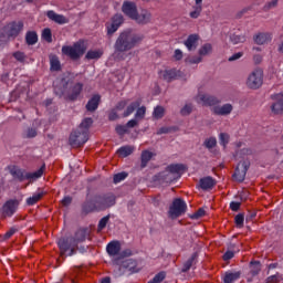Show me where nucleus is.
I'll use <instances>...</instances> for the list:
<instances>
[{
	"mask_svg": "<svg viewBox=\"0 0 283 283\" xmlns=\"http://www.w3.org/2000/svg\"><path fill=\"white\" fill-rule=\"evenodd\" d=\"M144 35L135 32L133 29H125L119 32L117 39L114 43V53L119 56V54H125V52H129L140 45Z\"/></svg>",
	"mask_w": 283,
	"mask_h": 283,
	"instance_id": "f257e3e1",
	"label": "nucleus"
},
{
	"mask_svg": "<svg viewBox=\"0 0 283 283\" xmlns=\"http://www.w3.org/2000/svg\"><path fill=\"white\" fill-rule=\"evenodd\" d=\"M122 12L140 25L148 24L151 20V13L146 9H143L139 13L137 4L134 1H124Z\"/></svg>",
	"mask_w": 283,
	"mask_h": 283,
	"instance_id": "f03ea898",
	"label": "nucleus"
},
{
	"mask_svg": "<svg viewBox=\"0 0 283 283\" xmlns=\"http://www.w3.org/2000/svg\"><path fill=\"white\" fill-rule=\"evenodd\" d=\"M87 237V229L86 228H80L73 237L69 238H61L57 241V245L60 248V251L62 254H65L67 250L72 247H78V244L83 243L86 240Z\"/></svg>",
	"mask_w": 283,
	"mask_h": 283,
	"instance_id": "7ed1b4c3",
	"label": "nucleus"
},
{
	"mask_svg": "<svg viewBox=\"0 0 283 283\" xmlns=\"http://www.w3.org/2000/svg\"><path fill=\"white\" fill-rule=\"evenodd\" d=\"M62 85L63 88L61 92L55 88V94L57 96H65L67 101H78V96H81V92H83V83L77 82L70 88H67V85H70V80L67 78H62Z\"/></svg>",
	"mask_w": 283,
	"mask_h": 283,
	"instance_id": "20e7f679",
	"label": "nucleus"
},
{
	"mask_svg": "<svg viewBox=\"0 0 283 283\" xmlns=\"http://www.w3.org/2000/svg\"><path fill=\"white\" fill-rule=\"evenodd\" d=\"M87 48L83 40L75 42L73 45L62 46V54L70 56L72 61H78L85 54Z\"/></svg>",
	"mask_w": 283,
	"mask_h": 283,
	"instance_id": "39448f33",
	"label": "nucleus"
},
{
	"mask_svg": "<svg viewBox=\"0 0 283 283\" xmlns=\"http://www.w3.org/2000/svg\"><path fill=\"white\" fill-rule=\"evenodd\" d=\"M94 198L98 212L105 211L116 205V197L111 192L95 195Z\"/></svg>",
	"mask_w": 283,
	"mask_h": 283,
	"instance_id": "423d86ee",
	"label": "nucleus"
},
{
	"mask_svg": "<svg viewBox=\"0 0 283 283\" xmlns=\"http://www.w3.org/2000/svg\"><path fill=\"white\" fill-rule=\"evenodd\" d=\"M88 142V133L77 128L70 135L69 143L72 147L81 148Z\"/></svg>",
	"mask_w": 283,
	"mask_h": 283,
	"instance_id": "0eeeda50",
	"label": "nucleus"
},
{
	"mask_svg": "<svg viewBox=\"0 0 283 283\" xmlns=\"http://www.w3.org/2000/svg\"><path fill=\"white\" fill-rule=\"evenodd\" d=\"M8 170L9 174L12 176L13 180H18L19 182L36 178V171L25 172V170L21 169L19 166L11 165L8 167Z\"/></svg>",
	"mask_w": 283,
	"mask_h": 283,
	"instance_id": "6e6552de",
	"label": "nucleus"
},
{
	"mask_svg": "<svg viewBox=\"0 0 283 283\" xmlns=\"http://www.w3.org/2000/svg\"><path fill=\"white\" fill-rule=\"evenodd\" d=\"M23 21H11L3 27L2 32L7 39H17L23 31Z\"/></svg>",
	"mask_w": 283,
	"mask_h": 283,
	"instance_id": "1a4fd4ad",
	"label": "nucleus"
},
{
	"mask_svg": "<svg viewBox=\"0 0 283 283\" xmlns=\"http://www.w3.org/2000/svg\"><path fill=\"white\" fill-rule=\"evenodd\" d=\"M187 205L181 198H176L169 207L168 214L171 219H177L186 213Z\"/></svg>",
	"mask_w": 283,
	"mask_h": 283,
	"instance_id": "9d476101",
	"label": "nucleus"
},
{
	"mask_svg": "<svg viewBox=\"0 0 283 283\" xmlns=\"http://www.w3.org/2000/svg\"><path fill=\"white\" fill-rule=\"evenodd\" d=\"M125 22V19L123 14L116 13L111 18V22L105 23V30L107 36H113L115 32L122 27V24Z\"/></svg>",
	"mask_w": 283,
	"mask_h": 283,
	"instance_id": "9b49d317",
	"label": "nucleus"
},
{
	"mask_svg": "<svg viewBox=\"0 0 283 283\" xmlns=\"http://www.w3.org/2000/svg\"><path fill=\"white\" fill-rule=\"evenodd\" d=\"M247 85L250 90H259L263 85V71L261 69L254 70L248 77Z\"/></svg>",
	"mask_w": 283,
	"mask_h": 283,
	"instance_id": "f8f14e48",
	"label": "nucleus"
},
{
	"mask_svg": "<svg viewBox=\"0 0 283 283\" xmlns=\"http://www.w3.org/2000/svg\"><path fill=\"white\" fill-rule=\"evenodd\" d=\"M19 209V200L17 199H10L4 202V205L1 208V213L3 218H12L17 213V210Z\"/></svg>",
	"mask_w": 283,
	"mask_h": 283,
	"instance_id": "ddd939ff",
	"label": "nucleus"
},
{
	"mask_svg": "<svg viewBox=\"0 0 283 283\" xmlns=\"http://www.w3.org/2000/svg\"><path fill=\"white\" fill-rule=\"evenodd\" d=\"M250 169V161H240L235 168L233 178L238 182H243L247 176L248 170Z\"/></svg>",
	"mask_w": 283,
	"mask_h": 283,
	"instance_id": "4468645a",
	"label": "nucleus"
},
{
	"mask_svg": "<svg viewBox=\"0 0 283 283\" xmlns=\"http://www.w3.org/2000/svg\"><path fill=\"white\" fill-rule=\"evenodd\" d=\"M198 102L202 103L206 107H216V105L221 103L219 98L208 94H200L198 96Z\"/></svg>",
	"mask_w": 283,
	"mask_h": 283,
	"instance_id": "2eb2a0df",
	"label": "nucleus"
},
{
	"mask_svg": "<svg viewBox=\"0 0 283 283\" xmlns=\"http://www.w3.org/2000/svg\"><path fill=\"white\" fill-rule=\"evenodd\" d=\"M106 252L109 258L119 256L120 254V242L118 240H113L107 243Z\"/></svg>",
	"mask_w": 283,
	"mask_h": 283,
	"instance_id": "dca6fc26",
	"label": "nucleus"
},
{
	"mask_svg": "<svg viewBox=\"0 0 283 283\" xmlns=\"http://www.w3.org/2000/svg\"><path fill=\"white\" fill-rule=\"evenodd\" d=\"M273 99L275 101L271 105V112L275 115H280L283 113V94H276L273 96Z\"/></svg>",
	"mask_w": 283,
	"mask_h": 283,
	"instance_id": "f3484780",
	"label": "nucleus"
},
{
	"mask_svg": "<svg viewBox=\"0 0 283 283\" xmlns=\"http://www.w3.org/2000/svg\"><path fill=\"white\" fill-rule=\"evenodd\" d=\"M120 268L123 270L128 271L130 274H135L139 272V268L137 266V261L135 259H126L122 262Z\"/></svg>",
	"mask_w": 283,
	"mask_h": 283,
	"instance_id": "a211bd4d",
	"label": "nucleus"
},
{
	"mask_svg": "<svg viewBox=\"0 0 283 283\" xmlns=\"http://www.w3.org/2000/svg\"><path fill=\"white\" fill-rule=\"evenodd\" d=\"M217 181L211 176H207L200 179L199 186L202 191L212 190L216 186Z\"/></svg>",
	"mask_w": 283,
	"mask_h": 283,
	"instance_id": "6ab92c4d",
	"label": "nucleus"
},
{
	"mask_svg": "<svg viewBox=\"0 0 283 283\" xmlns=\"http://www.w3.org/2000/svg\"><path fill=\"white\" fill-rule=\"evenodd\" d=\"M233 109V106L231 104H224L222 106H214L212 108L213 114L216 116H229Z\"/></svg>",
	"mask_w": 283,
	"mask_h": 283,
	"instance_id": "aec40b11",
	"label": "nucleus"
},
{
	"mask_svg": "<svg viewBox=\"0 0 283 283\" xmlns=\"http://www.w3.org/2000/svg\"><path fill=\"white\" fill-rule=\"evenodd\" d=\"M82 212L88 214L92 212H98L95 197L92 200H86L82 206Z\"/></svg>",
	"mask_w": 283,
	"mask_h": 283,
	"instance_id": "412c9836",
	"label": "nucleus"
},
{
	"mask_svg": "<svg viewBox=\"0 0 283 283\" xmlns=\"http://www.w3.org/2000/svg\"><path fill=\"white\" fill-rule=\"evenodd\" d=\"M240 277H241L240 271H234V272L227 271L222 275V282L223 283H235L237 281H239Z\"/></svg>",
	"mask_w": 283,
	"mask_h": 283,
	"instance_id": "4be33fe9",
	"label": "nucleus"
},
{
	"mask_svg": "<svg viewBox=\"0 0 283 283\" xmlns=\"http://www.w3.org/2000/svg\"><path fill=\"white\" fill-rule=\"evenodd\" d=\"M46 15L52 21L56 22L57 24H66L70 22V19L65 18L63 14H59L54 12V10H50L46 12Z\"/></svg>",
	"mask_w": 283,
	"mask_h": 283,
	"instance_id": "5701e85b",
	"label": "nucleus"
},
{
	"mask_svg": "<svg viewBox=\"0 0 283 283\" xmlns=\"http://www.w3.org/2000/svg\"><path fill=\"white\" fill-rule=\"evenodd\" d=\"M199 35L198 34H190L187 40L185 41V45L188 52H193L198 48Z\"/></svg>",
	"mask_w": 283,
	"mask_h": 283,
	"instance_id": "b1692460",
	"label": "nucleus"
},
{
	"mask_svg": "<svg viewBox=\"0 0 283 283\" xmlns=\"http://www.w3.org/2000/svg\"><path fill=\"white\" fill-rule=\"evenodd\" d=\"M197 260H198V253L193 252L192 255L186 262H184L181 273H188L190 271V269L193 265H196Z\"/></svg>",
	"mask_w": 283,
	"mask_h": 283,
	"instance_id": "393cba45",
	"label": "nucleus"
},
{
	"mask_svg": "<svg viewBox=\"0 0 283 283\" xmlns=\"http://www.w3.org/2000/svg\"><path fill=\"white\" fill-rule=\"evenodd\" d=\"M50 71L51 72H61L63 66L61 65V60L56 55H50Z\"/></svg>",
	"mask_w": 283,
	"mask_h": 283,
	"instance_id": "a878e982",
	"label": "nucleus"
},
{
	"mask_svg": "<svg viewBox=\"0 0 283 283\" xmlns=\"http://www.w3.org/2000/svg\"><path fill=\"white\" fill-rule=\"evenodd\" d=\"M101 96L99 95H93L92 98L88 99L86 104L87 112H95L99 105Z\"/></svg>",
	"mask_w": 283,
	"mask_h": 283,
	"instance_id": "bb28decb",
	"label": "nucleus"
},
{
	"mask_svg": "<svg viewBox=\"0 0 283 283\" xmlns=\"http://www.w3.org/2000/svg\"><path fill=\"white\" fill-rule=\"evenodd\" d=\"M180 72L171 69V70H166L163 73V78L164 81H167V83H171V81H175V78H177L179 76Z\"/></svg>",
	"mask_w": 283,
	"mask_h": 283,
	"instance_id": "cd10ccee",
	"label": "nucleus"
},
{
	"mask_svg": "<svg viewBox=\"0 0 283 283\" xmlns=\"http://www.w3.org/2000/svg\"><path fill=\"white\" fill-rule=\"evenodd\" d=\"M271 35L269 33H259L254 35V43L256 45H264V43H269L271 41Z\"/></svg>",
	"mask_w": 283,
	"mask_h": 283,
	"instance_id": "c85d7f7f",
	"label": "nucleus"
},
{
	"mask_svg": "<svg viewBox=\"0 0 283 283\" xmlns=\"http://www.w3.org/2000/svg\"><path fill=\"white\" fill-rule=\"evenodd\" d=\"M154 157V154L149 150H143L142 155H140V167L142 169L147 167V164L151 160V158Z\"/></svg>",
	"mask_w": 283,
	"mask_h": 283,
	"instance_id": "c756f323",
	"label": "nucleus"
},
{
	"mask_svg": "<svg viewBox=\"0 0 283 283\" xmlns=\"http://www.w3.org/2000/svg\"><path fill=\"white\" fill-rule=\"evenodd\" d=\"M134 153V147L126 145V146H122L118 148L117 154L123 157V158H127L129 157L132 154Z\"/></svg>",
	"mask_w": 283,
	"mask_h": 283,
	"instance_id": "7c9ffc66",
	"label": "nucleus"
},
{
	"mask_svg": "<svg viewBox=\"0 0 283 283\" xmlns=\"http://www.w3.org/2000/svg\"><path fill=\"white\" fill-rule=\"evenodd\" d=\"M101 56H103V52L101 50H90L87 51L85 59L87 61H97Z\"/></svg>",
	"mask_w": 283,
	"mask_h": 283,
	"instance_id": "2f4dec72",
	"label": "nucleus"
},
{
	"mask_svg": "<svg viewBox=\"0 0 283 283\" xmlns=\"http://www.w3.org/2000/svg\"><path fill=\"white\" fill-rule=\"evenodd\" d=\"M167 170L170 172V174H174V175H178L182 171L186 170V166L182 165V164H172V165H169L167 167Z\"/></svg>",
	"mask_w": 283,
	"mask_h": 283,
	"instance_id": "473e14b6",
	"label": "nucleus"
},
{
	"mask_svg": "<svg viewBox=\"0 0 283 283\" xmlns=\"http://www.w3.org/2000/svg\"><path fill=\"white\" fill-rule=\"evenodd\" d=\"M138 107H140V102L136 101V102H132L125 109L123 116L124 118H127V116H130V114L134 113L135 109H138Z\"/></svg>",
	"mask_w": 283,
	"mask_h": 283,
	"instance_id": "72a5a7b5",
	"label": "nucleus"
},
{
	"mask_svg": "<svg viewBox=\"0 0 283 283\" xmlns=\"http://www.w3.org/2000/svg\"><path fill=\"white\" fill-rule=\"evenodd\" d=\"M211 52L212 45L210 43H206L199 49L198 54L202 59V56H208V54H211Z\"/></svg>",
	"mask_w": 283,
	"mask_h": 283,
	"instance_id": "f704fd0d",
	"label": "nucleus"
},
{
	"mask_svg": "<svg viewBox=\"0 0 283 283\" xmlns=\"http://www.w3.org/2000/svg\"><path fill=\"white\" fill-rule=\"evenodd\" d=\"M27 45H34L36 43V31H29L25 34Z\"/></svg>",
	"mask_w": 283,
	"mask_h": 283,
	"instance_id": "c9c22d12",
	"label": "nucleus"
},
{
	"mask_svg": "<svg viewBox=\"0 0 283 283\" xmlns=\"http://www.w3.org/2000/svg\"><path fill=\"white\" fill-rule=\"evenodd\" d=\"M93 120L91 117L84 118L80 126L77 127L80 130L86 132L88 134V129L92 126Z\"/></svg>",
	"mask_w": 283,
	"mask_h": 283,
	"instance_id": "e433bc0d",
	"label": "nucleus"
},
{
	"mask_svg": "<svg viewBox=\"0 0 283 283\" xmlns=\"http://www.w3.org/2000/svg\"><path fill=\"white\" fill-rule=\"evenodd\" d=\"M133 255V251L130 249H124L119 251V255L114 259V263L117 264L119 260L130 258Z\"/></svg>",
	"mask_w": 283,
	"mask_h": 283,
	"instance_id": "4c0bfd02",
	"label": "nucleus"
},
{
	"mask_svg": "<svg viewBox=\"0 0 283 283\" xmlns=\"http://www.w3.org/2000/svg\"><path fill=\"white\" fill-rule=\"evenodd\" d=\"M230 41L231 43H233V45H238V43H244V41H247V38L245 35L233 33L230 35Z\"/></svg>",
	"mask_w": 283,
	"mask_h": 283,
	"instance_id": "58836bf2",
	"label": "nucleus"
},
{
	"mask_svg": "<svg viewBox=\"0 0 283 283\" xmlns=\"http://www.w3.org/2000/svg\"><path fill=\"white\" fill-rule=\"evenodd\" d=\"M252 155V150L250 148H242L240 150H237V153L234 154V158H239L242 159L245 156H251Z\"/></svg>",
	"mask_w": 283,
	"mask_h": 283,
	"instance_id": "ea45409f",
	"label": "nucleus"
},
{
	"mask_svg": "<svg viewBox=\"0 0 283 283\" xmlns=\"http://www.w3.org/2000/svg\"><path fill=\"white\" fill-rule=\"evenodd\" d=\"M166 279V272L165 271H160L158 272L154 279H151L150 281H148L147 283H161L164 280Z\"/></svg>",
	"mask_w": 283,
	"mask_h": 283,
	"instance_id": "a19ab883",
	"label": "nucleus"
},
{
	"mask_svg": "<svg viewBox=\"0 0 283 283\" xmlns=\"http://www.w3.org/2000/svg\"><path fill=\"white\" fill-rule=\"evenodd\" d=\"M203 146L208 149L211 150L217 146V138L216 137H210L207 138L203 143Z\"/></svg>",
	"mask_w": 283,
	"mask_h": 283,
	"instance_id": "79ce46f5",
	"label": "nucleus"
},
{
	"mask_svg": "<svg viewBox=\"0 0 283 283\" xmlns=\"http://www.w3.org/2000/svg\"><path fill=\"white\" fill-rule=\"evenodd\" d=\"M164 114H165V108L163 106H156L154 108L153 116H154L155 119H157V120L161 119Z\"/></svg>",
	"mask_w": 283,
	"mask_h": 283,
	"instance_id": "37998d69",
	"label": "nucleus"
},
{
	"mask_svg": "<svg viewBox=\"0 0 283 283\" xmlns=\"http://www.w3.org/2000/svg\"><path fill=\"white\" fill-rule=\"evenodd\" d=\"M219 140H220V145L226 149L227 146H228V144H229V142H230V136H229V134H227V133H221V134L219 135Z\"/></svg>",
	"mask_w": 283,
	"mask_h": 283,
	"instance_id": "c03bdc74",
	"label": "nucleus"
},
{
	"mask_svg": "<svg viewBox=\"0 0 283 283\" xmlns=\"http://www.w3.org/2000/svg\"><path fill=\"white\" fill-rule=\"evenodd\" d=\"M127 176H128V174L125 172V171L118 172V174H116V175L114 176L113 182H114L115 185L120 184L122 181H124V180L127 178Z\"/></svg>",
	"mask_w": 283,
	"mask_h": 283,
	"instance_id": "a18cd8bd",
	"label": "nucleus"
},
{
	"mask_svg": "<svg viewBox=\"0 0 283 283\" xmlns=\"http://www.w3.org/2000/svg\"><path fill=\"white\" fill-rule=\"evenodd\" d=\"M109 222V214L103 217L99 221H98V226H97V231L101 232L103 231L107 223Z\"/></svg>",
	"mask_w": 283,
	"mask_h": 283,
	"instance_id": "49530a36",
	"label": "nucleus"
},
{
	"mask_svg": "<svg viewBox=\"0 0 283 283\" xmlns=\"http://www.w3.org/2000/svg\"><path fill=\"white\" fill-rule=\"evenodd\" d=\"M23 138H35L36 137V128H27L22 133Z\"/></svg>",
	"mask_w": 283,
	"mask_h": 283,
	"instance_id": "de8ad7c7",
	"label": "nucleus"
},
{
	"mask_svg": "<svg viewBox=\"0 0 283 283\" xmlns=\"http://www.w3.org/2000/svg\"><path fill=\"white\" fill-rule=\"evenodd\" d=\"M42 39L46 41V43H52V30H50V28L42 31Z\"/></svg>",
	"mask_w": 283,
	"mask_h": 283,
	"instance_id": "09e8293b",
	"label": "nucleus"
},
{
	"mask_svg": "<svg viewBox=\"0 0 283 283\" xmlns=\"http://www.w3.org/2000/svg\"><path fill=\"white\" fill-rule=\"evenodd\" d=\"M234 221H235L237 228L242 229L244 226V214L243 213L237 214L234 218Z\"/></svg>",
	"mask_w": 283,
	"mask_h": 283,
	"instance_id": "8fccbe9b",
	"label": "nucleus"
},
{
	"mask_svg": "<svg viewBox=\"0 0 283 283\" xmlns=\"http://www.w3.org/2000/svg\"><path fill=\"white\" fill-rule=\"evenodd\" d=\"M115 130H116V134L119 136V137H123L125 136L126 134H128V129H127V126L126 125H117L115 127Z\"/></svg>",
	"mask_w": 283,
	"mask_h": 283,
	"instance_id": "3c124183",
	"label": "nucleus"
},
{
	"mask_svg": "<svg viewBox=\"0 0 283 283\" xmlns=\"http://www.w3.org/2000/svg\"><path fill=\"white\" fill-rule=\"evenodd\" d=\"M146 114V107L142 106V107H137L136 108V113H135V119H144V116Z\"/></svg>",
	"mask_w": 283,
	"mask_h": 283,
	"instance_id": "603ef678",
	"label": "nucleus"
},
{
	"mask_svg": "<svg viewBox=\"0 0 283 283\" xmlns=\"http://www.w3.org/2000/svg\"><path fill=\"white\" fill-rule=\"evenodd\" d=\"M201 61L202 57L200 55L186 59V63H188L189 65H198V63H201Z\"/></svg>",
	"mask_w": 283,
	"mask_h": 283,
	"instance_id": "864d4df0",
	"label": "nucleus"
},
{
	"mask_svg": "<svg viewBox=\"0 0 283 283\" xmlns=\"http://www.w3.org/2000/svg\"><path fill=\"white\" fill-rule=\"evenodd\" d=\"M13 59H15V61H19V63H25V53L21 51L14 52Z\"/></svg>",
	"mask_w": 283,
	"mask_h": 283,
	"instance_id": "5fc2aeb1",
	"label": "nucleus"
},
{
	"mask_svg": "<svg viewBox=\"0 0 283 283\" xmlns=\"http://www.w3.org/2000/svg\"><path fill=\"white\" fill-rule=\"evenodd\" d=\"M251 265H256L252 269L251 274L252 276H256L259 275V273L261 272V268H260V261H252Z\"/></svg>",
	"mask_w": 283,
	"mask_h": 283,
	"instance_id": "6e6d98bb",
	"label": "nucleus"
},
{
	"mask_svg": "<svg viewBox=\"0 0 283 283\" xmlns=\"http://www.w3.org/2000/svg\"><path fill=\"white\" fill-rule=\"evenodd\" d=\"M191 112H192V105H191V104H186V105L180 109L181 116H189V114H191Z\"/></svg>",
	"mask_w": 283,
	"mask_h": 283,
	"instance_id": "4d7b16f0",
	"label": "nucleus"
},
{
	"mask_svg": "<svg viewBox=\"0 0 283 283\" xmlns=\"http://www.w3.org/2000/svg\"><path fill=\"white\" fill-rule=\"evenodd\" d=\"M17 231H19V229H17L15 227L10 228V229L4 233V240H10V238H12V235H14V233H17Z\"/></svg>",
	"mask_w": 283,
	"mask_h": 283,
	"instance_id": "13d9d810",
	"label": "nucleus"
},
{
	"mask_svg": "<svg viewBox=\"0 0 283 283\" xmlns=\"http://www.w3.org/2000/svg\"><path fill=\"white\" fill-rule=\"evenodd\" d=\"M126 105H127V101H126V99H123V101H120V102H118V103L116 104V106L114 107V109H116V112H122L123 109H125Z\"/></svg>",
	"mask_w": 283,
	"mask_h": 283,
	"instance_id": "bf43d9fd",
	"label": "nucleus"
},
{
	"mask_svg": "<svg viewBox=\"0 0 283 283\" xmlns=\"http://www.w3.org/2000/svg\"><path fill=\"white\" fill-rule=\"evenodd\" d=\"M45 163H42V165L40 166V168L36 170V179H40L43 177V174H45Z\"/></svg>",
	"mask_w": 283,
	"mask_h": 283,
	"instance_id": "052dcab7",
	"label": "nucleus"
},
{
	"mask_svg": "<svg viewBox=\"0 0 283 283\" xmlns=\"http://www.w3.org/2000/svg\"><path fill=\"white\" fill-rule=\"evenodd\" d=\"M117 119H118V115H117L116 108L111 109V112L108 114V120L109 122H115Z\"/></svg>",
	"mask_w": 283,
	"mask_h": 283,
	"instance_id": "680f3d73",
	"label": "nucleus"
},
{
	"mask_svg": "<svg viewBox=\"0 0 283 283\" xmlns=\"http://www.w3.org/2000/svg\"><path fill=\"white\" fill-rule=\"evenodd\" d=\"M241 202L239 201H231L230 202V210L233 212H238L240 210Z\"/></svg>",
	"mask_w": 283,
	"mask_h": 283,
	"instance_id": "e2e57ef3",
	"label": "nucleus"
},
{
	"mask_svg": "<svg viewBox=\"0 0 283 283\" xmlns=\"http://www.w3.org/2000/svg\"><path fill=\"white\" fill-rule=\"evenodd\" d=\"M125 126L127 127V130L137 127L138 126L137 118L128 120Z\"/></svg>",
	"mask_w": 283,
	"mask_h": 283,
	"instance_id": "0e129e2a",
	"label": "nucleus"
},
{
	"mask_svg": "<svg viewBox=\"0 0 283 283\" xmlns=\"http://www.w3.org/2000/svg\"><path fill=\"white\" fill-rule=\"evenodd\" d=\"M234 258V252L228 250L224 254H223V261L228 262L230 260H232Z\"/></svg>",
	"mask_w": 283,
	"mask_h": 283,
	"instance_id": "69168bd1",
	"label": "nucleus"
},
{
	"mask_svg": "<svg viewBox=\"0 0 283 283\" xmlns=\"http://www.w3.org/2000/svg\"><path fill=\"white\" fill-rule=\"evenodd\" d=\"M201 10H202L201 6H198L195 11L190 12V17L192 19H197L200 15Z\"/></svg>",
	"mask_w": 283,
	"mask_h": 283,
	"instance_id": "338daca9",
	"label": "nucleus"
},
{
	"mask_svg": "<svg viewBox=\"0 0 283 283\" xmlns=\"http://www.w3.org/2000/svg\"><path fill=\"white\" fill-rule=\"evenodd\" d=\"M279 0H272L269 3L264 6V10L268 11L272 8H275L277 6Z\"/></svg>",
	"mask_w": 283,
	"mask_h": 283,
	"instance_id": "774afa93",
	"label": "nucleus"
}]
</instances>
